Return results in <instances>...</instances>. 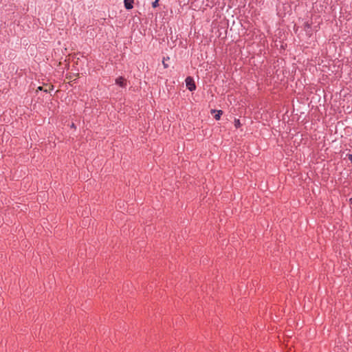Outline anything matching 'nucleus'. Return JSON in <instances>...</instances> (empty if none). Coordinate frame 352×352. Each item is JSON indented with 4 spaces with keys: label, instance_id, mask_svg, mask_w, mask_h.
Instances as JSON below:
<instances>
[{
    "label": "nucleus",
    "instance_id": "nucleus-1",
    "mask_svg": "<svg viewBox=\"0 0 352 352\" xmlns=\"http://www.w3.org/2000/svg\"><path fill=\"white\" fill-rule=\"evenodd\" d=\"M185 82H186V87L188 89H189L191 91L195 90L196 85H195V81L192 77H190V76L187 77L185 80Z\"/></svg>",
    "mask_w": 352,
    "mask_h": 352
},
{
    "label": "nucleus",
    "instance_id": "nucleus-2",
    "mask_svg": "<svg viewBox=\"0 0 352 352\" xmlns=\"http://www.w3.org/2000/svg\"><path fill=\"white\" fill-rule=\"evenodd\" d=\"M116 83L122 87H126V80L122 77H119L116 80Z\"/></svg>",
    "mask_w": 352,
    "mask_h": 352
},
{
    "label": "nucleus",
    "instance_id": "nucleus-3",
    "mask_svg": "<svg viewBox=\"0 0 352 352\" xmlns=\"http://www.w3.org/2000/svg\"><path fill=\"white\" fill-rule=\"evenodd\" d=\"M134 0H124V7L127 10H130L133 8V4Z\"/></svg>",
    "mask_w": 352,
    "mask_h": 352
},
{
    "label": "nucleus",
    "instance_id": "nucleus-4",
    "mask_svg": "<svg viewBox=\"0 0 352 352\" xmlns=\"http://www.w3.org/2000/svg\"><path fill=\"white\" fill-rule=\"evenodd\" d=\"M221 114H222V111H217L214 117V118L216 120H219L220 118H221Z\"/></svg>",
    "mask_w": 352,
    "mask_h": 352
},
{
    "label": "nucleus",
    "instance_id": "nucleus-5",
    "mask_svg": "<svg viewBox=\"0 0 352 352\" xmlns=\"http://www.w3.org/2000/svg\"><path fill=\"white\" fill-rule=\"evenodd\" d=\"M234 126L238 128L241 126V123H240V121L239 120H234Z\"/></svg>",
    "mask_w": 352,
    "mask_h": 352
},
{
    "label": "nucleus",
    "instance_id": "nucleus-6",
    "mask_svg": "<svg viewBox=\"0 0 352 352\" xmlns=\"http://www.w3.org/2000/svg\"><path fill=\"white\" fill-rule=\"evenodd\" d=\"M158 2L159 0H155L154 2H153L152 6L153 8H156L158 6Z\"/></svg>",
    "mask_w": 352,
    "mask_h": 352
},
{
    "label": "nucleus",
    "instance_id": "nucleus-7",
    "mask_svg": "<svg viewBox=\"0 0 352 352\" xmlns=\"http://www.w3.org/2000/svg\"><path fill=\"white\" fill-rule=\"evenodd\" d=\"M162 63H163V65H164V68H167L168 67V64L166 63V59L165 58L163 59Z\"/></svg>",
    "mask_w": 352,
    "mask_h": 352
},
{
    "label": "nucleus",
    "instance_id": "nucleus-8",
    "mask_svg": "<svg viewBox=\"0 0 352 352\" xmlns=\"http://www.w3.org/2000/svg\"><path fill=\"white\" fill-rule=\"evenodd\" d=\"M349 160H352V155H349Z\"/></svg>",
    "mask_w": 352,
    "mask_h": 352
},
{
    "label": "nucleus",
    "instance_id": "nucleus-9",
    "mask_svg": "<svg viewBox=\"0 0 352 352\" xmlns=\"http://www.w3.org/2000/svg\"><path fill=\"white\" fill-rule=\"evenodd\" d=\"M38 89L41 90V89H42V87H39L38 88Z\"/></svg>",
    "mask_w": 352,
    "mask_h": 352
},
{
    "label": "nucleus",
    "instance_id": "nucleus-10",
    "mask_svg": "<svg viewBox=\"0 0 352 352\" xmlns=\"http://www.w3.org/2000/svg\"><path fill=\"white\" fill-rule=\"evenodd\" d=\"M350 201H351V204H352V198H351V199H350Z\"/></svg>",
    "mask_w": 352,
    "mask_h": 352
}]
</instances>
